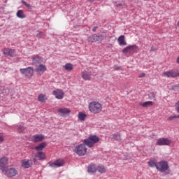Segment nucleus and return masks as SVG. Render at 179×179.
<instances>
[{
    "mask_svg": "<svg viewBox=\"0 0 179 179\" xmlns=\"http://www.w3.org/2000/svg\"><path fill=\"white\" fill-rule=\"evenodd\" d=\"M117 42L120 45H127V41H125V36L124 35L120 36L117 38Z\"/></svg>",
    "mask_w": 179,
    "mask_h": 179,
    "instance_id": "4be33fe9",
    "label": "nucleus"
},
{
    "mask_svg": "<svg viewBox=\"0 0 179 179\" xmlns=\"http://www.w3.org/2000/svg\"><path fill=\"white\" fill-rule=\"evenodd\" d=\"M113 139H116L117 141H120V139L121 138V136L120 134H115L113 135Z\"/></svg>",
    "mask_w": 179,
    "mask_h": 179,
    "instance_id": "f704fd0d",
    "label": "nucleus"
},
{
    "mask_svg": "<svg viewBox=\"0 0 179 179\" xmlns=\"http://www.w3.org/2000/svg\"><path fill=\"white\" fill-rule=\"evenodd\" d=\"M89 2H94V0H87Z\"/></svg>",
    "mask_w": 179,
    "mask_h": 179,
    "instance_id": "a18cd8bd",
    "label": "nucleus"
},
{
    "mask_svg": "<svg viewBox=\"0 0 179 179\" xmlns=\"http://www.w3.org/2000/svg\"><path fill=\"white\" fill-rule=\"evenodd\" d=\"M87 117V115L83 112H79L78 118L80 120V121H85L86 120V117Z\"/></svg>",
    "mask_w": 179,
    "mask_h": 179,
    "instance_id": "cd10ccee",
    "label": "nucleus"
},
{
    "mask_svg": "<svg viewBox=\"0 0 179 179\" xmlns=\"http://www.w3.org/2000/svg\"><path fill=\"white\" fill-rule=\"evenodd\" d=\"M176 62H177V64H179V56L178 57V58L176 59Z\"/></svg>",
    "mask_w": 179,
    "mask_h": 179,
    "instance_id": "c03bdc74",
    "label": "nucleus"
},
{
    "mask_svg": "<svg viewBox=\"0 0 179 179\" xmlns=\"http://www.w3.org/2000/svg\"><path fill=\"white\" fill-rule=\"evenodd\" d=\"M96 171L99 172L100 174H103V173H106L107 171V168L103 165H99L96 167Z\"/></svg>",
    "mask_w": 179,
    "mask_h": 179,
    "instance_id": "a878e982",
    "label": "nucleus"
},
{
    "mask_svg": "<svg viewBox=\"0 0 179 179\" xmlns=\"http://www.w3.org/2000/svg\"><path fill=\"white\" fill-rule=\"evenodd\" d=\"M20 71L22 75H24L26 78H30L34 75V69L33 67H27L25 69H20Z\"/></svg>",
    "mask_w": 179,
    "mask_h": 179,
    "instance_id": "423d86ee",
    "label": "nucleus"
},
{
    "mask_svg": "<svg viewBox=\"0 0 179 179\" xmlns=\"http://www.w3.org/2000/svg\"><path fill=\"white\" fill-rule=\"evenodd\" d=\"M45 36V35L44 34V33H43V31H36V37L37 38H44V37Z\"/></svg>",
    "mask_w": 179,
    "mask_h": 179,
    "instance_id": "2f4dec72",
    "label": "nucleus"
},
{
    "mask_svg": "<svg viewBox=\"0 0 179 179\" xmlns=\"http://www.w3.org/2000/svg\"><path fill=\"white\" fill-rule=\"evenodd\" d=\"M32 62H33L34 65L37 66V65H38V64H41L43 62V59H41V57H40L38 55H35L32 58Z\"/></svg>",
    "mask_w": 179,
    "mask_h": 179,
    "instance_id": "aec40b11",
    "label": "nucleus"
},
{
    "mask_svg": "<svg viewBox=\"0 0 179 179\" xmlns=\"http://www.w3.org/2000/svg\"><path fill=\"white\" fill-rule=\"evenodd\" d=\"M175 110L179 114V100L175 103Z\"/></svg>",
    "mask_w": 179,
    "mask_h": 179,
    "instance_id": "c9c22d12",
    "label": "nucleus"
},
{
    "mask_svg": "<svg viewBox=\"0 0 179 179\" xmlns=\"http://www.w3.org/2000/svg\"><path fill=\"white\" fill-rule=\"evenodd\" d=\"M82 78L84 80H90L92 79V74L86 71L82 72Z\"/></svg>",
    "mask_w": 179,
    "mask_h": 179,
    "instance_id": "412c9836",
    "label": "nucleus"
},
{
    "mask_svg": "<svg viewBox=\"0 0 179 179\" xmlns=\"http://www.w3.org/2000/svg\"><path fill=\"white\" fill-rule=\"evenodd\" d=\"M36 66L35 71L38 75H43L47 71V66L43 64H38Z\"/></svg>",
    "mask_w": 179,
    "mask_h": 179,
    "instance_id": "4468645a",
    "label": "nucleus"
},
{
    "mask_svg": "<svg viewBox=\"0 0 179 179\" xmlns=\"http://www.w3.org/2000/svg\"><path fill=\"white\" fill-rule=\"evenodd\" d=\"M169 169H170L169 162L163 160L157 162V170L160 171V173H165V171H169Z\"/></svg>",
    "mask_w": 179,
    "mask_h": 179,
    "instance_id": "20e7f679",
    "label": "nucleus"
},
{
    "mask_svg": "<svg viewBox=\"0 0 179 179\" xmlns=\"http://www.w3.org/2000/svg\"><path fill=\"white\" fill-rule=\"evenodd\" d=\"M138 50V45H131L129 46H127L126 48H123L122 50L123 54H134V52H136Z\"/></svg>",
    "mask_w": 179,
    "mask_h": 179,
    "instance_id": "0eeeda50",
    "label": "nucleus"
},
{
    "mask_svg": "<svg viewBox=\"0 0 179 179\" xmlns=\"http://www.w3.org/2000/svg\"><path fill=\"white\" fill-rule=\"evenodd\" d=\"M156 145L158 146H170L171 145V140L169 138H161L157 141Z\"/></svg>",
    "mask_w": 179,
    "mask_h": 179,
    "instance_id": "6e6552de",
    "label": "nucleus"
},
{
    "mask_svg": "<svg viewBox=\"0 0 179 179\" xmlns=\"http://www.w3.org/2000/svg\"><path fill=\"white\" fill-rule=\"evenodd\" d=\"M16 16L20 19H25L26 17V15L24 14V12H23V10H19L16 13Z\"/></svg>",
    "mask_w": 179,
    "mask_h": 179,
    "instance_id": "bb28decb",
    "label": "nucleus"
},
{
    "mask_svg": "<svg viewBox=\"0 0 179 179\" xmlns=\"http://www.w3.org/2000/svg\"><path fill=\"white\" fill-rule=\"evenodd\" d=\"M57 113L60 117H64L66 114H71V110L68 108H60L57 110Z\"/></svg>",
    "mask_w": 179,
    "mask_h": 179,
    "instance_id": "6ab92c4d",
    "label": "nucleus"
},
{
    "mask_svg": "<svg viewBox=\"0 0 179 179\" xmlns=\"http://www.w3.org/2000/svg\"><path fill=\"white\" fill-rule=\"evenodd\" d=\"M5 141V137L3 136L0 135V143H2Z\"/></svg>",
    "mask_w": 179,
    "mask_h": 179,
    "instance_id": "ea45409f",
    "label": "nucleus"
},
{
    "mask_svg": "<svg viewBox=\"0 0 179 179\" xmlns=\"http://www.w3.org/2000/svg\"><path fill=\"white\" fill-rule=\"evenodd\" d=\"M164 76H165L166 78H178L179 73H176V71L170 70L164 72Z\"/></svg>",
    "mask_w": 179,
    "mask_h": 179,
    "instance_id": "f3484780",
    "label": "nucleus"
},
{
    "mask_svg": "<svg viewBox=\"0 0 179 179\" xmlns=\"http://www.w3.org/2000/svg\"><path fill=\"white\" fill-rule=\"evenodd\" d=\"M45 139V136L43 134H35L31 137V142L34 143H38V142H43Z\"/></svg>",
    "mask_w": 179,
    "mask_h": 179,
    "instance_id": "f8f14e48",
    "label": "nucleus"
},
{
    "mask_svg": "<svg viewBox=\"0 0 179 179\" xmlns=\"http://www.w3.org/2000/svg\"><path fill=\"white\" fill-rule=\"evenodd\" d=\"M2 51L4 55L11 57H15V54H16V50H15V49L4 48Z\"/></svg>",
    "mask_w": 179,
    "mask_h": 179,
    "instance_id": "dca6fc26",
    "label": "nucleus"
},
{
    "mask_svg": "<svg viewBox=\"0 0 179 179\" xmlns=\"http://www.w3.org/2000/svg\"><path fill=\"white\" fill-rule=\"evenodd\" d=\"M33 166V161L31 159H23L21 161V167L22 169H30Z\"/></svg>",
    "mask_w": 179,
    "mask_h": 179,
    "instance_id": "2eb2a0df",
    "label": "nucleus"
},
{
    "mask_svg": "<svg viewBox=\"0 0 179 179\" xmlns=\"http://www.w3.org/2000/svg\"><path fill=\"white\" fill-rule=\"evenodd\" d=\"M178 26L179 27V21L178 22Z\"/></svg>",
    "mask_w": 179,
    "mask_h": 179,
    "instance_id": "de8ad7c7",
    "label": "nucleus"
},
{
    "mask_svg": "<svg viewBox=\"0 0 179 179\" xmlns=\"http://www.w3.org/2000/svg\"><path fill=\"white\" fill-rule=\"evenodd\" d=\"M0 84H1V81H0Z\"/></svg>",
    "mask_w": 179,
    "mask_h": 179,
    "instance_id": "09e8293b",
    "label": "nucleus"
},
{
    "mask_svg": "<svg viewBox=\"0 0 179 179\" xmlns=\"http://www.w3.org/2000/svg\"><path fill=\"white\" fill-rule=\"evenodd\" d=\"M64 164H65V161H64V159H57L56 161H55L54 162H49V166L50 167H54V168H57V167H62V166H64Z\"/></svg>",
    "mask_w": 179,
    "mask_h": 179,
    "instance_id": "ddd939ff",
    "label": "nucleus"
},
{
    "mask_svg": "<svg viewBox=\"0 0 179 179\" xmlns=\"http://www.w3.org/2000/svg\"><path fill=\"white\" fill-rule=\"evenodd\" d=\"M176 115H172V116H170V117L167 119V120H168V121H173V120H176Z\"/></svg>",
    "mask_w": 179,
    "mask_h": 179,
    "instance_id": "58836bf2",
    "label": "nucleus"
},
{
    "mask_svg": "<svg viewBox=\"0 0 179 179\" xmlns=\"http://www.w3.org/2000/svg\"><path fill=\"white\" fill-rule=\"evenodd\" d=\"M139 106H141V107H143L144 108H146L148 107H152V106H153V101H148L143 103H140Z\"/></svg>",
    "mask_w": 179,
    "mask_h": 179,
    "instance_id": "5701e85b",
    "label": "nucleus"
},
{
    "mask_svg": "<svg viewBox=\"0 0 179 179\" xmlns=\"http://www.w3.org/2000/svg\"><path fill=\"white\" fill-rule=\"evenodd\" d=\"M22 3H23V5H24L27 8H28V9H31V5L26 3V1H22Z\"/></svg>",
    "mask_w": 179,
    "mask_h": 179,
    "instance_id": "e433bc0d",
    "label": "nucleus"
},
{
    "mask_svg": "<svg viewBox=\"0 0 179 179\" xmlns=\"http://www.w3.org/2000/svg\"><path fill=\"white\" fill-rule=\"evenodd\" d=\"M88 173H92V174H94L97 171V167H96L95 164H91L88 166L87 169Z\"/></svg>",
    "mask_w": 179,
    "mask_h": 179,
    "instance_id": "393cba45",
    "label": "nucleus"
},
{
    "mask_svg": "<svg viewBox=\"0 0 179 179\" xmlns=\"http://www.w3.org/2000/svg\"><path fill=\"white\" fill-rule=\"evenodd\" d=\"M96 30H97V27H94L93 28H92V31H96Z\"/></svg>",
    "mask_w": 179,
    "mask_h": 179,
    "instance_id": "37998d69",
    "label": "nucleus"
},
{
    "mask_svg": "<svg viewBox=\"0 0 179 179\" xmlns=\"http://www.w3.org/2000/svg\"><path fill=\"white\" fill-rule=\"evenodd\" d=\"M88 108L92 114H100L103 111V105L94 101L89 103Z\"/></svg>",
    "mask_w": 179,
    "mask_h": 179,
    "instance_id": "f257e3e1",
    "label": "nucleus"
},
{
    "mask_svg": "<svg viewBox=\"0 0 179 179\" xmlns=\"http://www.w3.org/2000/svg\"><path fill=\"white\" fill-rule=\"evenodd\" d=\"M2 173L6 177L8 178H12L13 177H16L19 173V171L16 168H8L2 171Z\"/></svg>",
    "mask_w": 179,
    "mask_h": 179,
    "instance_id": "7ed1b4c3",
    "label": "nucleus"
},
{
    "mask_svg": "<svg viewBox=\"0 0 179 179\" xmlns=\"http://www.w3.org/2000/svg\"><path fill=\"white\" fill-rule=\"evenodd\" d=\"M63 68H64L66 71H68V72H71V71L73 70V65H72V64L67 63L63 66Z\"/></svg>",
    "mask_w": 179,
    "mask_h": 179,
    "instance_id": "c756f323",
    "label": "nucleus"
},
{
    "mask_svg": "<svg viewBox=\"0 0 179 179\" xmlns=\"http://www.w3.org/2000/svg\"><path fill=\"white\" fill-rule=\"evenodd\" d=\"M86 144H80L76 146L74 149V152L78 156H85V153L87 152V148H86Z\"/></svg>",
    "mask_w": 179,
    "mask_h": 179,
    "instance_id": "39448f33",
    "label": "nucleus"
},
{
    "mask_svg": "<svg viewBox=\"0 0 179 179\" xmlns=\"http://www.w3.org/2000/svg\"><path fill=\"white\" fill-rule=\"evenodd\" d=\"M52 94L55 96V99L62 100V99H64V96H65V92H64V90H62L57 89L52 92Z\"/></svg>",
    "mask_w": 179,
    "mask_h": 179,
    "instance_id": "9b49d317",
    "label": "nucleus"
},
{
    "mask_svg": "<svg viewBox=\"0 0 179 179\" xmlns=\"http://www.w3.org/2000/svg\"><path fill=\"white\" fill-rule=\"evenodd\" d=\"M173 90H174L175 92H178L179 90V84L175 85L173 86L172 87Z\"/></svg>",
    "mask_w": 179,
    "mask_h": 179,
    "instance_id": "4c0bfd02",
    "label": "nucleus"
},
{
    "mask_svg": "<svg viewBox=\"0 0 179 179\" xmlns=\"http://www.w3.org/2000/svg\"><path fill=\"white\" fill-rule=\"evenodd\" d=\"M48 99L47 98V95L44 94H40L38 96V100L41 102V103H44L46 100Z\"/></svg>",
    "mask_w": 179,
    "mask_h": 179,
    "instance_id": "c85d7f7f",
    "label": "nucleus"
},
{
    "mask_svg": "<svg viewBox=\"0 0 179 179\" xmlns=\"http://www.w3.org/2000/svg\"><path fill=\"white\" fill-rule=\"evenodd\" d=\"M24 129H26V128H24V126H23L22 124L18 126V128H17L18 132L22 133V132H23V131H24Z\"/></svg>",
    "mask_w": 179,
    "mask_h": 179,
    "instance_id": "473e14b6",
    "label": "nucleus"
},
{
    "mask_svg": "<svg viewBox=\"0 0 179 179\" xmlns=\"http://www.w3.org/2000/svg\"><path fill=\"white\" fill-rule=\"evenodd\" d=\"M37 159L41 161L45 160V153L43 151H38L36 154H35L34 157L33 158L34 164H37Z\"/></svg>",
    "mask_w": 179,
    "mask_h": 179,
    "instance_id": "9d476101",
    "label": "nucleus"
},
{
    "mask_svg": "<svg viewBox=\"0 0 179 179\" xmlns=\"http://www.w3.org/2000/svg\"><path fill=\"white\" fill-rule=\"evenodd\" d=\"M103 40H104V36H103V35L94 34L88 38V41L90 43H96L97 41L101 43Z\"/></svg>",
    "mask_w": 179,
    "mask_h": 179,
    "instance_id": "1a4fd4ad",
    "label": "nucleus"
},
{
    "mask_svg": "<svg viewBox=\"0 0 179 179\" xmlns=\"http://www.w3.org/2000/svg\"><path fill=\"white\" fill-rule=\"evenodd\" d=\"M146 76V74L145 73H142L138 76V78H145Z\"/></svg>",
    "mask_w": 179,
    "mask_h": 179,
    "instance_id": "a19ab883",
    "label": "nucleus"
},
{
    "mask_svg": "<svg viewBox=\"0 0 179 179\" xmlns=\"http://www.w3.org/2000/svg\"><path fill=\"white\" fill-rule=\"evenodd\" d=\"M46 147H47V143H42L38 145L37 146H36L35 149L36 150H37V152H41V150L45 149V148Z\"/></svg>",
    "mask_w": 179,
    "mask_h": 179,
    "instance_id": "b1692460",
    "label": "nucleus"
},
{
    "mask_svg": "<svg viewBox=\"0 0 179 179\" xmlns=\"http://www.w3.org/2000/svg\"><path fill=\"white\" fill-rule=\"evenodd\" d=\"M148 97H149L150 100H153V99H155L156 97V94L153 92H151L148 94Z\"/></svg>",
    "mask_w": 179,
    "mask_h": 179,
    "instance_id": "72a5a7b5",
    "label": "nucleus"
},
{
    "mask_svg": "<svg viewBox=\"0 0 179 179\" xmlns=\"http://www.w3.org/2000/svg\"><path fill=\"white\" fill-rule=\"evenodd\" d=\"M148 166L150 167H152V168L156 167V169H157V161H156V159H150L148 162Z\"/></svg>",
    "mask_w": 179,
    "mask_h": 179,
    "instance_id": "7c9ffc66",
    "label": "nucleus"
},
{
    "mask_svg": "<svg viewBox=\"0 0 179 179\" xmlns=\"http://www.w3.org/2000/svg\"><path fill=\"white\" fill-rule=\"evenodd\" d=\"M176 118H179V115H176Z\"/></svg>",
    "mask_w": 179,
    "mask_h": 179,
    "instance_id": "49530a36",
    "label": "nucleus"
},
{
    "mask_svg": "<svg viewBox=\"0 0 179 179\" xmlns=\"http://www.w3.org/2000/svg\"><path fill=\"white\" fill-rule=\"evenodd\" d=\"M99 141L100 138L97 136H90L89 138L84 140L83 143L88 148H92L93 145H95V143H97Z\"/></svg>",
    "mask_w": 179,
    "mask_h": 179,
    "instance_id": "f03ea898",
    "label": "nucleus"
},
{
    "mask_svg": "<svg viewBox=\"0 0 179 179\" xmlns=\"http://www.w3.org/2000/svg\"><path fill=\"white\" fill-rule=\"evenodd\" d=\"M150 51L155 52V51H156V48L155 47H151Z\"/></svg>",
    "mask_w": 179,
    "mask_h": 179,
    "instance_id": "79ce46f5",
    "label": "nucleus"
},
{
    "mask_svg": "<svg viewBox=\"0 0 179 179\" xmlns=\"http://www.w3.org/2000/svg\"><path fill=\"white\" fill-rule=\"evenodd\" d=\"M8 166V158L6 157H3L0 159V170L3 171Z\"/></svg>",
    "mask_w": 179,
    "mask_h": 179,
    "instance_id": "a211bd4d",
    "label": "nucleus"
}]
</instances>
